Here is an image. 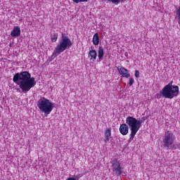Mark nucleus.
I'll list each match as a JSON object with an SVG mask.
<instances>
[{"mask_svg":"<svg viewBox=\"0 0 180 180\" xmlns=\"http://www.w3.org/2000/svg\"><path fill=\"white\" fill-rule=\"evenodd\" d=\"M13 81L19 86L20 89L24 94H27L31 88L36 86L34 77H32V75L27 71L16 73L13 77Z\"/></svg>","mask_w":180,"mask_h":180,"instance_id":"obj_1","label":"nucleus"},{"mask_svg":"<svg viewBox=\"0 0 180 180\" xmlns=\"http://www.w3.org/2000/svg\"><path fill=\"white\" fill-rule=\"evenodd\" d=\"M71 47H72V41H71V39L68 36L62 33V36L58 40V44L56 46L55 50L51 56V60H54L56 57L60 56V54L63 53V51H65L67 49H71Z\"/></svg>","mask_w":180,"mask_h":180,"instance_id":"obj_2","label":"nucleus"},{"mask_svg":"<svg viewBox=\"0 0 180 180\" xmlns=\"http://www.w3.org/2000/svg\"><path fill=\"white\" fill-rule=\"evenodd\" d=\"M174 82H169L160 91V94L163 98L167 99H174L175 96L179 95V87L178 86L172 85Z\"/></svg>","mask_w":180,"mask_h":180,"instance_id":"obj_3","label":"nucleus"},{"mask_svg":"<svg viewBox=\"0 0 180 180\" xmlns=\"http://www.w3.org/2000/svg\"><path fill=\"white\" fill-rule=\"evenodd\" d=\"M37 107L39 110L45 115H50L53 112V103L45 97H41L37 102Z\"/></svg>","mask_w":180,"mask_h":180,"instance_id":"obj_4","label":"nucleus"},{"mask_svg":"<svg viewBox=\"0 0 180 180\" xmlns=\"http://www.w3.org/2000/svg\"><path fill=\"white\" fill-rule=\"evenodd\" d=\"M174 141H175V135L171 131L165 133L162 143L163 147L167 150H174Z\"/></svg>","mask_w":180,"mask_h":180,"instance_id":"obj_5","label":"nucleus"},{"mask_svg":"<svg viewBox=\"0 0 180 180\" xmlns=\"http://www.w3.org/2000/svg\"><path fill=\"white\" fill-rule=\"evenodd\" d=\"M145 120H147L146 117H143L141 120H138L136 117L129 116L126 118V123L129 127H133L136 131H139L141 127V124L144 123Z\"/></svg>","mask_w":180,"mask_h":180,"instance_id":"obj_6","label":"nucleus"},{"mask_svg":"<svg viewBox=\"0 0 180 180\" xmlns=\"http://www.w3.org/2000/svg\"><path fill=\"white\" fill-rule=\"evenodd\" d=\"M111 165L112 167V171L115 172V175H117V176H120L123 172L120 162H119L117 159L115 158L111 162Z\"/></svg>","mask_w":180,"mask_h":180,"instance_id":"obj_7","label":"nucleus"},{"mask_svg":"<svg viewBox=\"0 0 180 180\" xmlns=\"http://www.w3.org/2000/svg\"><path fill=\"white\" fill-rule=\"evenodd\" d=\"M117 70L120 75H122V77H124L125 78H129V77H130L129 71L123 66L118 67Z\"/></svg>","mask_w":180,"mask_h":180,"instance_id":"obj_8","label":"nucleus"},{"mask_svg":"<svg viewBox=\"0 0 180 180\" xmlns=\"http://www.w3.org/2000/svg\"><path fill=\"white\" fill-rule=\"evenodd\" d=\"M120 132L122 136H127L129 134V124L127 123L122 124L120 127Z\"/></svg>","mask_w":180,"mask_h":180,"instance_id":"obj_9","label":"nucleus"},{"mask_svg":"<svg viewBox=\"0 0 180 180\" xmlns=\"http://www.w3.org/2000/svg\"><path fill=\"white\" fill-rule=\"evenodd\" d=\"M11 37H19V36H20V27L14 26L11 32Z\"/></svg>","mask_w":180,"mask_h":180,"instance_id":"obj_10","label":"nucleus"},{"mask_svg":"<svg viewBox=\"0 0 180 180\" xmlns=\"http://www.w3.org/2000/svg\"><path fill=\"white\" fill-rule=\"evenodd\" d=\"M105 139H104V142L108 143L109 140H110V137L112 136V130L110 129H108L105 130L104 133Z\"/></svg>","mask_w":180,"mask_h":180,"instance_id":"obj_11","label":"nucleus"},{"mask_svg":"<svg viewBox=\"0 0 180 180\" xmlns=\"http://www.w3.org/2000/svg\"><path fill=\"white\" fill-rule=\"evenodd\" d=\"M129 129L131 130V134H130V138L129 139L128 142L131 143V140L134 139V136H136V134H137V131H136V129L132 127H129Z\"/></svg>","mask_w":180,"mask_h":180,"instance_id":"obj_12","label":"nucleus"},{"mask_svg":"<svg viewBox=\"0 0 180 180\" xmlns=\"http://www.w3.org/2000/svg\"><path fill=\"white\" fill-rule=\"evenodd\" d=\"M89 56H90L91 60H93V61H95L96 60V57H98V53H96V50H91L89 52Z\"/></svg>","mask_w":180,"mask_h":180,"instance_id":"obj_13","label":"nucleus"},{"mask_svg":"<svg viewBox=\"0 0 180 180\" xmlns=\"http://www.w3.org/2000/svg\"><path fill=\"white\" fill-rule=\"evenodd\" d=\"M92 41L94 46H98V44H99V35L98 34V33L94 34Z\"/></svg>","mask_w":180,"mask_h":180,"instance_id":"obj_14","label":"nucleus"},{"mask_svg":"<svg viewBox=\"0 0 180 180\" xmlns=\"http://www.w3.org/2000/svg\"><path fill=\"white\" fill-rule=\"evenodd\" d=\"M98 57L100 60H102L103 58V56L105 54V52L103 51V47L99 46L98 51Z\"/></svg>","mask_w":180,"mask_h":180,"instance_id":"obj_15","label":"nucleus"},{"mask_svg":"<svg viewBox=\"0 0 180 180\" xmlns=\"http://www.w3.org/2000/svg\"><path fill=\"white\" fill-rule=\"evenodd\" d=\"M58 39V33H53L51 35V40L53 43H56Z\"/></svg>","mask_w":180,"mask_h":180,"instance_id":"obj_16","label":"nucleus"},{"mask_svg":"<svg viewBox=\"0 0 180 180\" xmlns=\"http://www.w3.org/2000/svg\"><path fill=\"white\" fill-rule=\"evenodd\" d=\"M83 176L82 174H79L77 176L74 175L72 177H68V179L70 180H79V178H82Z\"/></svg>","mask_w":180,"mask_h":180,"instance_id":"obj_17","label":"nucleus"},{"mask_svg":"<svg viewBox=\"0 0 180 180\" xmlns=\"http://www.w3.org/2000/svg\"><path fill=\"white\" fill-rule=\"evenodd\" d=\"M129 86H131V85H133V84H134V79L133 77H130L129 78Z\"/></svg>","mask_w":180,"mask_h":180,"instance_id":"obj_18","label":"nucleus"},{"mask_svg":"<svg viewBox=\"0 0 180 180\" xmlns=\"http://www.w3.org/2000/svg\"><path fill=\"white\" fill-rule=\"evenodd\" d=\"M135 77H136V78H139L140 77V71L135 70Z\"/></svg>","mask_w":180,"mask_h":180,"instance_id":"obj_19","label":"nucleus"},{"mask_svg":"<svg viewBox=\"0 0 180 180\" xmlns=\"http://www.w3.org/2000/svg\"><path fill=\"white\" fill-rule=\"evenodd\" d=\"M112 4H114L115 5H117L120 3V1H111Z\"/></svg>","mask_w":180,"mask_h":180,"instance_id":"obj_20","label":"nucleus"},{"mask_svg":"<svg viewBox=\"0 0 180 180\" xmlns=\"http://www.w3.org/2000/svg\"><path fill=\"white\" fill-rule=\"evenodd\" d=\"M173 150H176L178 148H179V146L178 145H173Z\"/></svg>","mask_w":180,"mask_h":180,"instance_id":"obj_21","label":"nucleus"},{"mask_svg":"<svg viewBox=\"0 0 180 180\" xmlns=\"http://www.w3.org/2000/svg\"><path fill=\"white\" fill-rule=\"evenodd\" d=\"M74 2H75V4H79V2H81L80 1H74Z\"/></svg>","mask_w":180,"mask_h":180,"instance_id":"obj_22","label":"nucleus"},{"mask_svg":"<svg viewBox=\"0 0 180 180\" xmlns=\"http://www.w3.org/2000/svg\"><path fill=\"white\" fill-rule=\"evenodd\" d=\"M72 1H87V0H72Z\"/></svg>","mask_w":180,"mask_h":180,"instance_id":"obj_23","label":"nucleus"},{"mask_svg":"<svg viewBox=\"0 0 180 180\" xmlns=\"http://www.w3.org/2000/svg\"><path fill=\"white\" fill-rule=\"evenodd\" d=\"M20 89H18V91H20Z\"/></svg>","mask_w":180,"mask_h":180,"instance_id":"obj_24","label":"nucleus"}]
</instances>
